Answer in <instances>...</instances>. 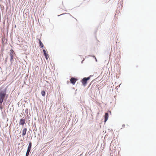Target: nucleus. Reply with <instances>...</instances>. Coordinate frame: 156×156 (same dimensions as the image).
<instances>
[{"instance_id":"nucleus-2","label":"nucleus","mask_w":156,"mask_h":156,"mask_svg":"<svg viewBox=\"0 0 156 156\" xmlns=\"http://www.w3.org/2000/svg\"><path fill=\"white\" fill-rule=\"evenodd\" d=\"M10 61L11 62V64H12L13 59V55L15 54V52L13 50L11 49L10 51Z\"/></svg>"},{"instance_id":"nucleus-6","label":"nucleus","mask_w":156,"mask_h":156,"mask_svg":"<svg viewBox=\"0 0 156 156\" xmlns=\"http://www.w3.org/2000/svg\"><path fill=\"white\" fill-rule=\"evenodd\" d=\"M26 120L25 119H21L20 120L19 124L20 125H22L23 126L25 124Z\"/></svg>"},{"instance_id":"nucleus-17","label":"nucleus","mask_w":156,"mask_h":156,"mask_svg":"<svg viewBox=\"0 0 156 156\" xmlns=\"http://www.w3.org/2000/svg\"><path fill=\"white\" fill-rule=\"evenodd\" d=\"M8 94H6V96L5 97V98H6V99L7 98V97H8Z\"/></svg>"},{"instance_id":"nucleus-4","label":"nucleus","mask_w":156,"mask_h":156,"mask_svg":"<svg viewBox=\"0 0 156 156\" xmlns=\"http://www.w3.org/2000/svg\"><path fill=\"white\" fill-rule=\"evenodd\" d=\"M43 53H44V56L46 59V60H47V67H46V69H47L48 68L47 63H48V58H49V55H48V54L47 53L45 49H43Z\"/></svg>"},{"instance_id":"nucleus-13","label":"nucleus","mask_w":156,"mask_h":156,"mask_svg":"<svg viewBox=\"0 0 156 156\" xmlns=\"http://www.w3.org/2000/svg\"><path fill=\"white\" fill-rule=\"evenodd\" d=\"M41 93L42 95L43 96H44L45 95L46 93L45 91L44 90H42Z\"/></svg>"},{"instance_id":"nucleus-1","label":"nucleus","mask_w":156,"mask_h":156,"mask_svg":"<svg viewBox=\"0 0 156 156\" xmlns=\"http://www.w3.org/2000/svg\"><path fill=\"white\" fill-rule=\"evenodd\" d=\"M7 88L4 87H0V109L2 110L5 105V104L2 103L4 101L6 96Z\"/></svg>"},{"instance_id":"nucleus-5","label":"nucleus","mask_w":156,"mask_h":156,"mask_svg":"<svg viewBox=\"0 0 156 156\" xmlns=\"http://www.w3.org/2000/svg\"><path fill=\"white\" fill-rule=\"evenodd\" d=\"M47 126H46L45 129H43V138H47V133H48V131L47 130Z\"/></svg>"},{"instance_id":"nucleus-18","label":"nucleus","mask_w":156,"mask_h":156,"mask_svg":"<svg viewBox=\"0 0 156 156\" xmlns=\"http://www.w3.org/2000/svg\"><path fill=\"white\" fill-rule=\"evenodd\" d=\"M38 40L39 43H40V42L41 41V40H40V39H38Z\"/></svg>"},{"instance_id":"nucleus-20","label":"nucleus","mask_w":156,"mask_h":156,"mask_svg":"<svg viewBox=\"0 0 156 156\" xmlns=\"http://www.w3.org/2000/svg\"><path fill=\"white\" fill-rule=\"evenodd\" d=\"M47 118L48 119V116H47Z\"/></svg>"},{"instance_id":"nucleus-10","label":"nucleus","mask_w":156,"mask_h":156,"mask_svg":"<svg viewBox=\"0 0 156 156\" xmlns=\"http://www.w3.org/2000/svg\"><path fill=\"white\" fill-rule=\"evenodd\" d=\"M31 149H29L27 148L26 154L25 156H29V153L31 151Z\"/></svg>"},{"instance_id":"nucleus-22","label":"nucleus","mask_w":156,"mask_h":156,"mask_svg":"<svg viewBox=\"0 0 156 156\" xmlns=\"http://www.w3.org/2000/svg\"><path fill=\"white\" fill-rule=\"evenodd\" d=\"M15 27H16V25L15 26Z\"/></svg>"},{"instance_id":"nucleus-19","label":"nucleus","mask_w":156,"mask_h":156,"mask_svg":"<svg viewBox=\"0 0 156 156\" xmlns=\"http://www.w3.org/2000/svg\"><path fill=\"white\" fill-rule=\"evenodd\" d=\"M7 59V58H5V62H6Z\"/></svg>"},{"instance_id":"nucleus-9","label":"nucleus","mask_w":156,"mask_h":156,"mask_svg":"<svg viewBox=\"0 0 156 156\" xmlns=\"http://www.w3.org/2000/svg\"><path fill=\"white\" fill-rule=\"evenodd\" d=\"M105 117V122H106L107 120L108 117V114L107 113H106L104 116Z\"/></svg>"},{"instance_id":"nucleus-8","label":"nucleus","mask_w":156,"mask_h":156,"mask_svg":"<svg viewBox=\"0 0 156 156\" xmlns=\"http://www.w3.org/2000/svg\"><path fill=\"white\" fill-rule=\"evenodd\" d=\"M27 131V128H24L22 131V136H24L26 134V133Z\"/></svg>"},{"instance_id":"nucleus-15","label":"nucleus","mask_w":156,"mask_h":156,"mask_svg":"<svg viewBox=\"0 0 156 156\" xmlns=\"http://www.w3.org/2000/svg\"><path fill=\"white\" fill-rule=\"evenodd\" d=\"M28 109L27 108L25 110V112L27 114H28Z\"/></svg>"},{"instance_id":"nucleus-14","label":"nucleus","mask_w":156,"mask_h":156,"mask_svg":"<svg viewBox=\"0 0 156 156\" xmlns=\"http://www.w3.org/2000/svg\"><path fill=\"white\" fill-rule=\"evenodd\" d=\"M33 126H34V129L33 130V131H37V128H36V125H35V123H34V125Z\"/></svg>"},{"instance_id":"nucleus-12","label":"nucleus","mask_w":156,"mask_h":156,"mask_svg":"<svg viewBox=\"0 0 156 156\" xmlns=\"http://www.w3.org/2000/svg\"><path fill=\"white\" fill-rule=\"evenodd\" d=\"M39 45L40 47L41 48H43L44 47V45L41 41L40 42V43H39Z\"/></svg>"},{"instance_id":"nucleus-23","label":"nucleus","mask_w":156,"mask_h":156,"mask_svg":"<svg viewBox=\"0 0 156 156\" xmlns=\"http://www.w3.org/2000/svg\"><path fill=\"white\" fill-rule=\"evenodd\" d=\"M48 68H49V66H48Z\"/></svg>"},{"instance_id":"nucleus-16","label":"nucleus","mask_w":156,"mask_h":156,"mask_svg":"<svg viewBox=\"0 0 156 156\" xmlns=\"http://www.w3.org/2000/svg\"><path fill=\"white\" fill-rule=\"evenodd\" d=\"M48 100V101H49V98L48 96V95H47V101Z\"/></svg>"},{"instance_id":"nucleus-3","label":"nucleus","mask_w":156,"mask_h":156,"mask_svg":"<svg viewBox=\"0 0 156 156\" xmlns=\"http://www.w3.org/2000/svg\"><path fill=\"white\" fill-rule=\"evenodd\" d=\"M90 76H91L87 78L84 77L81 80V82L82 84L84 86H85L87 84V81L90 80Z\"/></svg>"},{"instance_id":"nucleus-11","label":"nucleus","mask_w":156,"mask_h":156,"mask_svg":"<svg viewBox=\"0 0 156 156\" xmlns=\"http://www.w3.org/2000/svg\"><path fill=\"white\" fill-rule=\"evenodd\" d=\"M31 147H32V143H31V142H29L27 148L31 149Z\"/></svg>"},{"instance_id":"nucleus-7","label":"nucleus","mask_w":156,"mask_h":156,"mask_svg":"<svg viewBox=\"0 0 156 156\" xmlns=\"http://www.w3.org/2000/svg\"><path fill=\"white\" fill-rule=\"evenodd\" d=\"M77 80V79L73 77L71 78L70 79L71 83L73 84H75Z\"/></svg>"},{"instance_id":"nucleus-21","label":"nucleus","mask_w":156,"mask_h":156,"mask_svg":"<svg viewBox=\"0 0 156 156\" xmlns=\"http://www.w3.org/2000/svg\"><path fill=\"white\" fill-rule=\"evenodd\" d=\"M44 148H45H45H46V146H45V147H44Z\"/></svg>"}]
</instances>
